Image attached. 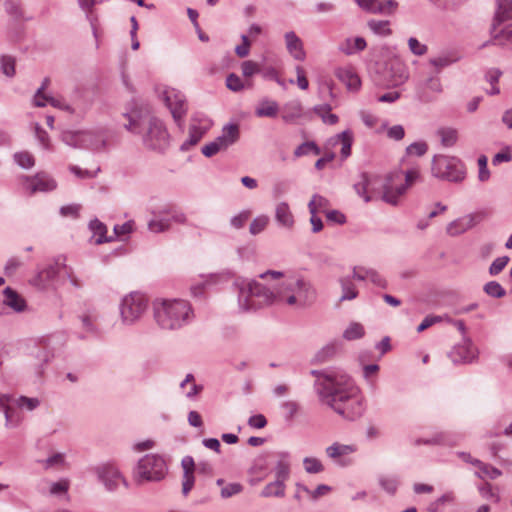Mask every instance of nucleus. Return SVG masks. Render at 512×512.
Instances as JSON below:
<instances>
[{
    "label": "nucleus",
    "mask_w": 512,
    "mask_h": 512,
    "mask_svg": "<svg viewBox=\"0 0 512 512\" xmlns=\"http://www.w3.org/2000/svg\"><path fill=\"white\" fill-rule=\"evenodd\" d=\"M9 397L5 394L0 395V411H3L6 419V427H16L17 422L12 421V409L8 406Z\"/></svg>",
    "instance_id": "bf43d9fd"
},
{
    "label": "nucleus",
    "mask_w": 512,
    "mask_h": 512,
    "mask_svg": "<svg viewBox=\"0 0 512 512\" xmlns=\"http://www.w3.org/2000/svg\"><path fill=\"white\" fill-rule=\"evenodd\" d=\"M353 277L359 281H370L373 285L379 288H387L388 283L386 279L375 269L364 266H355L353 268Z\"/></svg>",
    "instance_id": "5701e85b"
},
{
    "label": "nucleus",
    "mask_w": 512,
    "mask_h": 512,
    "mask_svg": "<svg viewBox=\"0 0 512 512\" xmlns=\"http://www.w3.org/2000/svg\"><path fill=\"white\" fill-rule=\"evenodd\" d=\"M80 319L84 330H86L87 332L96 331L95 323L98 319V315L96 312L88 310L81 315Z\"/></svg>",
    "instance_id": "6e6d98bb"
},
{
    "label": "nucleus",
    "mask_w": 512,
    "mask_h": 512,
    "mask_svg": "<svg viewBox=\"0 0 512 512\" xmlns=\"http://www.w3.org/2000/svg\"><path fill=\"white\" fill-rule=\"evenodd\" d=\"M420 177L419 170L412 168L403 173L400 170L393 171L386 176L384 194L382 200L392 206H398L402 197Z\"/></svg>",
    "instance_id": "20e7f679"
},
{
    "label": "nucleus",
    "mask_w": 512,
    "mask_h": 512,
    "mask_svg": "<svg viewBox=\"0 0 512 512\" xmlns=\"http://www.w3.org/2000/svg\"><path fill=\"white\" fill-rule=\"evenodd\" d=\"M98 480L109 492H115L121 483L127 487V482L119 468L113 463H104L95 468Z\"/></svg>",
    "instance_id": "9b49d317"
},
{
    "label": "nucleus",
    "mask_w": 512,
    "mask_h": 512,
    "mask_svg": "<svg viewBox=\"0 0 512 512\" xmlns=\"http://www.w3.org/2000/svg\"><path fill=\"white\" fill-rule=\"evenodd\" d=\"M225 150L226 149L222 147V144L219 143L217 138L214 141L204 145L201 149L203 155L206 157H212L216 155L218 152Z\"/></svg>",
    "instance_id": "774afa93"
},
{
    "label": "nucleus",
    "mask_w": 512,
    "mask_h": 512,
    "mask_svg": "<svg viewBox=\"0 0 512 512\" xmlns=\"http://www.w3.org/2000/svg\"><path fill=\"white\" fill-rule=\"evenodd\" d=\"M153 218L147 223L148 230L152 233H164L171 228L170 218L162 213V207L152 211Z\"/></svg>",
    "instance_id": "c85d7f7f"
},
{
    "label": "nucleus",
    "mask_w": 512,
    "mask_h": 512,
    "mask_svg": "<svg viewBox=\"0 0 512 512\" xmlns=\"http://www.w3.org/2000/svg\"><path fill=\"white\" fill-rule=\"evenodd\" d=\"M181 465L183 468L182 493L184 496H187L192 490L195 482L193 474L195 470V463L191 456H185L181 461Z\"/></svg>",
    "instance_id": "a878e982"
},
{
    "label": "nucleus",
    "mask_w": 512,
    "mask_h": 512,
    "mask_svg": "<svg viewBox=\"0 0 512 512\" xmlns=\"http://www.w3.org/2000/svg\"><path fill=\"white\" fill-rule=\"evenodd\" d=\"M478 350L468 337H463L462 341L455 345L450 357L454 363H470L477 358Z\"/></svg>",
    "instance_id": "f3484780"
},
{
    "label": "nucleus",
    "mask_w": 512,
    "mask_h": 512,
    "mask_svg": "<svg viewBox=\"0 0 512 512\" xmlns=\"http://www.w3.org/2000/svg\"><path fill=\"white\" fill-rule=\"evenodd\" d=\"M502 72L499 69L492 68L486 72V80L491 84V89L488 91L491 95H496L500 93V89L497 86L499 78L501 77Z\"/></svg>",
    "instance_id": "5fc2aeb1"
},
{
    "label": "nucleus",
    "mask_w": 512,
    "mask_h": 512,
    "mask_svg": "<svg viewBox=\"0 0 512 512\" xmlns=\"http://www.w3.org/2000/svg\"><path fill=\"white\" fill-rule=\"evenodd\" d=\"M427 91L432 92L433 94L436 95L442 93L443 87L440 78L433 76L429 77L425 81L424 90L419 95L420 100L423 102H430L433 99V97L430 96Z\"/></svg>",
    "instance_id": "e433bc0d"
},
{
    "label": "nucleus",
    "mask_w": 512,
    "mask_h": 512,
    "mask_svg": "<svg viewBox=\"0 0 512 512\" xmlns=\"http://www.w3.org/2000/svg\"><path fill=\"white\" fill-rule=\"evenodd\" d=\"M149 307V298L142 292L132 291L125 294L119 301L118 312L122 326L132 327L138 324Z\"/></svg>",
    "instance_id": "39448f33"
},
{
    "label": "nucleus",
    "mask_w": 512,
    "mask_h": 512,
    "mask_svg": "<svg viewBox=\"0 0 512 512\" xmlns=\"http://www.w3.org/2000/svg\"><path fill=\"white\" fill-rule=\"evenodd\" d=\"M46 483L48 485V490H41L42 494H48L54 497L67 496L70 488L69 479L61 478L58 481H47Z\"/></svg>",
    "instance_id": "f704fd0d"
},
{
    "label": "nucleus",
    "mask_w": 512,
    "mask_h": 512,
    "mask_svg": "<svg viewBox=\"0 0 512 512\" xmlns=\"http://www.w3.org/2000/svg\"><path fill=\"white\" fill-rule=\"evenodd\" d=\"M474 466L478 468L475 475L481 479H484L485 477L496 479L502 475V472L498 468L488 465L482 461H475Z\"/></svg>",
    "instance_id": "a19ab883"
},
{
    "label": "nucleus",
    "mask_w": 512,
    "mask_h": 512,
    "mask_svg": "<svg viewBox=\"0 0 512 512\" xmlns=\"http://www.w3.org/2000/svg\"><path fill=\"white\" fill-rule=\"evenodd\" d=\"M297 488H298V490L302 489L303 492L310 495L311 498L314 500L326 495L327 493H329L332 490V488L330 486L325 485V484L318 485L317 488L313 491H311L308 487H306L305 485L300 484V483H297Z\"/></svg>",
    "instance_id": "4d7b16f0"
},
{
    "label": "nucleus",
    "mask_w": 512,
    "mask_h": 512,
    "mask_svg": "<svg viewBox=\"0 0 512 512\" xmlns=\"http://www.w3.org/2000/svg\"><path fill=\"white\" fill-rule=\"evenodd\" d=\"M335 140H336V142L339 141L342 144V147H341L342 158L343 159L348 158L351 154V146L353 143V135H352L351 131L345 130V131L339 133L338 135H336Z\"/></svg>",
    "instance_id": "79ce46f5"
},
{
    "label": "nucleus",
    "mask_w": 512,
    "mask_h": 512,
    "mask_svg": "<svg viewBox=\"0 0 512 512\" xmlns=\"http://www.w3.org/2000/svg\"><path fill=\"white\" fill-rule=\"evenodd\" d=\"M142 142L146 149L162 153L170 145V135L164 122L154 116H150L144 122Z\"/></svg>",
    "instance_id": "423d86ee"
},
{
    "label": "nucleus",
    "mask_w": 512,
    "mask_h": 512,
    "mask_svg": "<svg viewBox=\"0 0 512 512\" xmlns=\"http://www.w3.org/2000/svg\"><path fill=\"white\" fill-rule=\"evenodd\" d=\"M269 223V217L266 215H260L256 217L250 224V233L257 235L261 233Z\"/></svg>",
    "instance_id": "e2e57ef3"
},
{
    "label": "nucleus",
    "mask_w": 512,
    "mask_h": 512,
    "mask_svg": "<svg viewBox=\"0 0 512 512\" xmlns=\"http://www.w3.org/2000/svg\"><path fill=\"white\" fill-rule=\"evenodd\" d=\"M14 160L20 167L24 169H30L35 164L33 155L27 151L15 153Z\"/></svg>",
    "instance_id": "13d9d810"
},
{
    "label": "nucleus",
    "mask_w": 512,
    "mask_h": 512,
    "mask_svg": "<svg viewBox=\"0 0 512 512\" xmlns=\"http://www.w3.org/2000/svg\"><path fill=\"white\" fill-rule=\"evenodd\" d=\"M355 2L361 9L374 14L391 15L398 8L395 0H355Z\"/></svg>",
    "instance_id": "a211bd4d"
},
{
    "label": "nucleus",
    "mask_w": 512,
    "mask_h": 512,
    "mask_svg": "<svg viewBox=\"0 0 512 512\" xmlns=\"http://www.w3.org/2000/svg\"><path fill=\"white\" fill-rule=\"evenodd\" d=\"M161 95L175 123L181 126L188 110L185 95L175 88H165Z\"/></svg>",
    "instance_id": "9d476101"
},
{
    "label": "nucleus",
    "mask_w": 512,
    "mask_h": 512,
    "mask_svg": "<svg viewBox=\"0 0 512 512\" xmlns=\"http://www.w3.org/2000/svg\"><path fill=\"white\" fill-rule=\"evenodd\" d=\"M62 141L71 147L74 148H83V139L85 138L84 130L83 131H63L61 134Z\"/></svg>",
    "instance_id": "58836bf2"
},
{
    "label": "nucleus",
    "mask_w": 512,
    "mask_h": 512,
    "mask_svg": "<svg viewBox=\"0 0 512 512\" xmlns=\"http://www.w3.org/2000/svg\"><path fill=\"white\" fill-rule=\"evenodd\" d=\"M271 457L274 460L275 478L287 481L291 473V453L288 451H276Z\"/></svg>",
    "instance_id": "aec40b11"
},
{
    "label": "nucleus",
    "mask_w": 512,
    "mask_h": 512,
    "mask_svg": "<svg viewBox=\"0 0 512 512\" xmlns=\"http://www.w3.org/2000/svg\"><path fill=\"white\" fill-rule=\"evenodd\" d=\"M25 186L31 194L36 192H50L56 189V180L45 172L37 173L35 176H24Z\"/></svg>",
    "instance_id": "dca6fc26"
},
{
    "label": "nucleus",
    "mask_w": 512,
    "mask_h": 512,
    "mask_svg": "<svg viewBox=\"0 0 512 512\" xmlns=\"http://www.w3.org/2000/svg\"><path fill=\"white\" fill-rule=\"evenodd\" d=\"M431 170L433 176L450 182H460L465 177L463 163L453 156H434Z\"/></svg>",
    "instance_id": "6e6552de"
},
{
    "label": "nucleus",
    "mask_w": 512,
    "mask_h": 512,
    "mask_svg": "<svg viewBox=\"0 0 512 512\" xmlns=\"http://www.w3.org/2000/svg\"><path fill=\"white\" fill-rule=\"evenodd\" d=\"M328 205L329 202L325 197L315 194L308 203V209L310 213L317 214L320 212H326Z\"/></svg>",
    "instance_id": "de8ad7c7"
},
{
    "label": "nucleus",
    "mask_w": 512,
    "mask_h": 512,
    "mask_svg": "<svg viewBox=\"0 0 512 512\" xmlns=\"http://www.w3.org/2000/svg\"><path fill=\"white\" fill-rule=\"evenodd\" d=\"M332 107L329 104L316 105L313 108L315 114H317L323 121L328 125H335L339 118L336 114L331 113Z\"/></svg>",
    "instance_id": "ea45409f"
},
{
    "label": "nucleus",
    "mask_w": 512,
    "mask_h": 512,
    "mask_svg": "<svg viewBox=\"0 0 512 512\" xmlns=\"http://www.w3.org/2000/svg\"><path fill=\"white\" fill-rule=\"evenodd\" d=\"M444 11H457L468 0H428Z\"/></svg>",
    "instance_id": "864d4df0"
},
{
    "label": "nucleus",
    "mask_w": 512,
    "mask_h": 512,
    "mask_svg": "<svg viewBox=\"0 0 512 512\" xmlns=\"http://www.w3.org/2000/svg\"><path fill=\"white\" fill-rule=\"evenodd\" d=\"M45 471H59L67 467L66 454L53 452L47 458L37 461Z\"/></svg>",
    "instance_id": "7c9ffc66"
},
{
    "label": "nucleus",
    "mask_w": 512,
    "mask_h": 512,
    "mask_svg": "<svg viewBox=\"0 0 512 512\" xmlns=\"http://www.w3.org/2000/svg\"><path fill=\"white\" fill-rule=\"evenodd\" d=\"M156 325L166 331H175L189 325L195 315L192 305L184 299L156 298L152 302Z\"/></svg>",
    "instance_id": "7ed1b4c3"
},
{
    "label": "nucleus",
    "mask_w": 512,
    "mask_h": 512,
    "mask_svg": "<svg viewBox=\"0 0 512 512\" xmlns=\"http://www.w3.org/2000/svg\"><path fill=\"white\" fill-rule=\"evenodd\" d=\"M309 152L319 155L321 150L314 142H305L295 149L294 155L296 157H301L307 155Z\"/></svg>",
    "instance_id": "0e129e2a"
},
{
    "label": "nucleus",
    "mask_w": 512,
    "mask_h": 512,
    "mask_svg": "<svg viewBox=\"0 0 512 512\" xmlns=\"http://www.w3.org/2000/svg\"><path fill=\"white\" fill-rule=\"evenodd\" d=\"M283 37L288 54L297 61H304L306 51L302 39L294 31L285 32Z\"/></svg>",
    "instance_id": "4be33fe9"
},
{
    "label": "nucleus",
    "mask_w": 512,
    "mask_h": 512,
    "mask_svg": "<svg viewBox=\"0 0 512 512\" xmlns=\"http://www.w3.org/2000/svg\"><path fill=\"white\" fill-rule=\"evenodd\" d=\"M275 220L279 226L291 230L294 227V215L287 202H279L275 207Z\"/></svg>",
    "instance_id": "cd10ccee"
},
{
    "label": "nucleus",
    "mask_w": 512,
    "mask_h": 512,
    "mask_svg": "<svg viewBox=\"0 0 512 512\" xmlns=\"http://www.w3.org/2000/svg\"><path fill=\"white\" fill-rule=\"evenodd\" d=\"M481 221V216L477 214L464 215L450 222L446 227V233L455 237L463 234L469 229L476 226Z\"/></svg>",
    "instance_id": "6ab92c4d"
},
{
    "label": "nucleus",
    "mask_w": 512,
    "mask_h": 512,
    "mask_svg": "<svg viewBox=\"0 0 512 512\" xmlns=\"http://www.w3.org/2000/svg\"><path fill=\"white\" fill-rule=\"evenodd\" d=\"M456 60H457V58L454 57L452 54L445 53V54H441V55L431 58L429 62L436 69L441 70V69L451 65L452 63L456 62Z\"/></svg>",
    "instance_id": "603ef678"
},
{
    "label": "nucleus",
    "mask_w": 512,
    "mask_h": 512,
    "mask_svg": "<svg viewBox=\"0 0 512 512\" xmlns=\"http://www.w3.org/2000/svg\"><path fill=\"white\" fill-rule=\"evenodd\" d=\"M381 488L390 495H394L398 489L399 480L396 476L383 475L378 479Z\"/></svg>",
    "instance_id": "49530a36"
},
{
    "label": "nucleus",
    "mask_w": 512,
    "mask_h": 512,
    "mask_svg": "<svg viewBox=\"0 0 512 512\" xmlns=\"http://www.w3.org/2000/svg\"><path fill=\"white\" fill-rule=\"evenodd\" d=\"M367 47V43L363 37L347 38L339 44V50L345 55L357 54Z\"/></svg>",
    "instance_id": "72a5a7b5"
},
{
    "label": "nucleus",
    "mask_w": 512,
    "mask_h": 512,
    "mask_svg": "<svg viewBox=\"0 0 512 512\" xmlns=\"http://www.w3.org/2000/svg\"><path fill=\"white\" fill-rule=\"evenodd\" d=\"M314 387L322 404L348 421L359 419L365 412V400L353 379L341 370H312Z\"/></svg>",
    "instance_id": "f03ea898"
},
{
    "label": "nucleus",
    "mask_w": 512,
    "mask_h": 512,
    "mask_svg": "<svg viewBox=\"0 0 512 512\" xmlns=\"http://www.w3.org/2000/svg\"><path fill=\"white\" fill-rule=\"evenodd\" d=\"M385 183L386 177L382 178L377 174L362 173L359 181L354 184V189L365 202H370L378 195L382 199Z\"/></svg>",
    "instance_id": "1a4fd4ad"
},
{
    "label": "nucleus",
    "mask_w": 512,
    "mask_h": 512,
    "mask_svg": "<svg viewBox=\"0 0 512 512\" xmlns=\"http://www.w3.org/2000/svg\"><path fill=\"white\" fill-rule=\"evenodd\" d=\"M226 86L233 92H240L244 89V83L241 78L235 74L230 73L226 78Z\"/></svg>",
    "instance_id": "69168bd1"
},
{
    "label": "nucleus",
    "mask_w": 512,
    "mask_h": 512,
    "mask_svg": "<svg viewBox=\"0 0 512 512\" xmlns=\"http://www.w3.org/2000/svg\"><path fill=\"white\" fill-rule=\"evenodd\" d=\"M438 135L440 136L442 145L445 147L454 146L458 140V132L454 128H441L438 131Z\"/></svg>",
    "instance_id": "a18cd8bd"
},
{
    "label": "nucleus",
    "mask_w": 512,
    "mask_h": 512,
    "mask_svg": "<svg viewBox=\"0 0 512 512\" xmlns=\"http://www.w3.org/2000/svg\"><path fill=\"white\" fill-rule=\"evenodd\" d=\"M1 70L7 77L15 75V59L11 56H2Z\"/></svg>",
    "instance_id": "338daca9"
},
{
    "label": "nucleus",
    "mask_w": 512,
    "mask_h": 512,
    "mask_svg": "<svg viewBox=\"0 0 512 512\" xmlns=\"http://www.w3.org/2000/svg\"><path fill=\"white\" fill-rule=\"evenodd\" d=\"M285 480L275 478L274 481L269 482L265 487L262 489L260 496L263 498H269V497H284L285 496Z\"/></svg>",
    "instance_id": "c9c22d12"
},
{
    "label": "nucleus",
    "mask_w": 512,
    "mask_h": 512,
    "mask_svg": "<svg viewBox=\"0 0 512 512\" xmlns=\"http://www.w3.org/2000/svg\"><path fill=\"white\" fill-rule=\"evenodd\" d=\"M89 228L93 233L95 244H102L112 241V238L106 237L107 227L98 219L91 220L89 223Z\"/></svg>",
    "instance_id": "4c0bfd02"
},
{
    "label": "nucleus",
    "mask_w": 512,
    "mask_h": 512,
    "mask_svg": "<svg viewBox=\"0 0 512 512\" xmlns=\"http://www.w3.org/2000/svg\"><path fill=\"white\" fill-rule=\"evenodd\" d=\"M357 451L356 445L334 442L325 448L326 456L340 467H348L353 464L349 457Z\"/></svg>",
    "instance_id": "ddd939ff"
},
{
    "label": "nucleus",
    "mask_w": 512,
    "mask_h": 512,
    "mask_svg": "<svg viewBox=\"0 0 512 512\" xmlns=\"http://www.w3.org/2000/svg\"><path fill=\"white\" fill-rule=\"evenodd\" d=\"M85 138L83 139V148L92 151H102L107 144V134L104 129L84 130Z\"/></svg>",
    "instance_id": "b1692460"
},
{
    "label": "nucleus",
    "mask_w": 512,
    "mask_h": 512,
    "mask_svg": "<svg viewBox=\"0 0 512 512\" xmlns=\"http://www.w3.org/2000/svg\"><path fill=\"white\" fill-rule=\"evenodd\" d=\"M303 467L308 474L322 473L325 469L323 463L316 457H305Z\"/></svg>",
    "instance_id": "3c124183"
},
{
    "label": "nucleus",
    "mask_w": 512,
    "mask_h": 512,
    "mask_svg": "<svg viewBox=\"0 0 512 512\" xmlns=\"http://www.w3.org/2000/svg\"><path fill=\"white\" fill-rule=\"evenodd\" d=\"M409 78L407 66L398 58L389 60L385 65L383 80L392 86H399Z\"/></svg>",
    "instance_id": "4468645a"
},
{
    "label": "nucleus",
    "mask_w": 512,
    "mask_h": 512,
    "mask_svg": "<svg viewBox=\"0 0 512 512\" xmlns=\"http://www.w3.org/2000/svg\"><path fill=\"white\" fill-rule=\"evenodd\" d=\"M338 346L335 342L329 343L325 345L322 349H320L316 354V360L319 362H325L330 359L336 352Z\"/></svg>",
    "instance_id": "680f3d73"
},
{
    "label": "nucleus",
    "mask_w": 512,
    "mask_h": 512,
    "mask_svg": "<svg viewBox=\"0 0 512 512\" xmlns=\"http://www.w3.org/2000/svg\"><path fill=\"white\" fill-rule=\"evenodd\" d=\"M234 287L238 292V306L244 312H251L276 302L294 308H305L316 300L317 293L313 285L301 276H289L275 291L257 280L236 278Z\"/></svg>",
    "instance_id": "f257e3e1"
},
{
    "label": "nucleus",
    "mask_w": 512,
    "mask_h": 512,
    "mask_svg": "<svg viewBox=\"0 0 512 512\" xmlns=\"http://www.w3.org/2000/svg\"><path fill=\"white\" fill-rule=\"evenodd\" d=\"M512 18V1L511 0H497V9L495 19L498 22Z\"/></svg>",
    "instance_id": "37998d69"
},
{
    "label": "nucleus",
    "mask_w": 512,
    "mask_h": 512,
    "mask_svg": "<svg viewBox=\"0 0 512 512\" xmlns=\"http://www.w3.org/2000/svg\"><path fill=\"white\" fill-rule=\"evenodd\" d=\"M354 279L353 274L339 278L338 282L342 291L339 302L351 301L358 297L359 292L353 281Z\"/></svg>",
    "instance_id": "2f4dec72"
},
{
    "label": "nucleus",
    "mask_w": 512,
    "mask_h": 512,
    "mask_svg": "<svg viewBox=\"0 0 512 512\" xmlns=\"http://www.w3.org/2000/svg\"><path fill=\"white\" fill-rule=\"evenodd\" d=\"M219 143L226 150L236 144L240 139V125L238 123H228L223 126L221 134L217 137Z\"/></svg>",
    "instance_id": "bb28decb"
},
{
    "label": "nucleus",
    "mask_w": 512,
    "mask_h": 512,
    "mask_svg": "<svg viewBox=\"0 0 512 512\" xmlns=\"http://www.w3.org/2000/svg\"><path fill=\"white\" fill-rule=\"evenodd\" d=\"M2 303L14 313H25L30 310L25 298L11 287L3 290Z\"/></svg>",
    "instance_id": "412c9836"
},
{
    "label": "nucleus",
    "mask_w": 512,
    "mask_h": 512,
    "mask_svg": "<svg viewBox=\"0 0 512 512\" xmlns=\"http://www.w3.org/2000/svg\"><path fill=\"white\" fill-rule=\"evenodd\" d=\"M304 116V108L300 100L294 99L282 107V119L286 123H294Z\"/></svg>",
    "instance_id": "c756f323"
},
{
    "label": "nucleus",
    "mask_w": 512,
    "mask_h": 512,
    "mask_svg": "<svg viewBox=\"0 0 512 512\" xmlns=\"http://www.w3.org/2000/svg\"><path fill=\"white\" fill-rule=\"evenodd\" d=\"M389 25L390 22L387 20H370L368 22V27L370 30L379 36H388L391 34Z\"/></svg>",
    "instance_id": "8fccbe9b"
},
{
    "label": "nucleus",
    "mask_w": 512,
    "mask_h": 512,
    "mask_svg": "<svg viewBox=\"0 0 512 512\" xmlns=\"http://www.w3.org/2000/svg\"><path fill=\"white\" fill-rule=\"evenodd\" d=\"M484 291L493 298H502L506 295L505 289L496 281H490L484 285Z\"/></svg>",
    "instance_id": "052dcab7"
},
{
    "label": "nucleus",
    "mask_w": 512,
    "mask_h": 512,
    "mask_svg": "<svg viewBox=\"0 0 512 512\" xmlns=\"http://www.w3.org/2000/svg\"><path fill=\"white\" fill-rule=\"evenodd\" d=\"M62 264L59 259L55 263L39 270L30 280L29 283L38 290L48 289L57 275L60 273Z\"/></svg>",
    "instance_id": "2eb2a0df"
},
{
    "label": "nucleus",
    "mask_w": 512,
    "mask_h": 512,
    "mask_svg": "<svg viewBox=\"0 0 512 512\" xmlns=\"http://www.w3.org/2000/svg\"><path fill=\"white\" fill-rule=\"evenodd\" d=\"M167 471L164 456L151 453L139 459L134 475L138 482H157L165 478Z\"/></svg>",
    "instance_id": "0eeeda50"
},
{
    "label": "nucleus",
    "mask_w": 512,
    "mask_h": 512,
    "mask_svg": "<svg viewBox=\"0 0 512 512\" xmlns=\"http://www.w3.org/2000/svg\"><path fill=\"white\" fill-rule=\"evenodd\" d=\"M278 112L279 104L275 100L269 98L261 99L255 108V115L260 118H274L277 116Z\"/></svg>",
    "instance_id": "473e14b6"
},
{
    "label": "nucleus",
    "mask_w": 512,
    "mask_h": 512,
    "mask_svg": "<svg viewBox=\"0 0 512 512\" xmlns=\"http://www.w3.org/2000/svg\"><path fill=\"white\" fill-rule=\"evenodd\" d=\"M364 335V327L358 322H352L343 332V338L346 340H356Z\"/></svg>",
    "instance_id": "09e8293b"
},
{
    "label": "nucleus",
    "mask_w": 512,
    "mask_h": 512,
    "mask_svg": "<svg viewBox=\"0 0 512 512\" xmlns=\"http://www.w3.org/2000/svg\"><path fill=\"white\" fill-rule=\"evenodd\" d=\"M212 127V121L205 115L196 114L192 117L189 134L186 141L181 145L182 151H188L195 146Z\"/></svg>",
    "instance_id": "f8f14e48"
},
{
    "label": "nucleus",
    "mask_w": 512,
    "mask_h": 512,
    "mask_svg": "<svg viewBox=\"0 0 512 512\" xmlns=\"http://www.w3.org/2000/svg\"><path fill=\"white\" fill-rule=\"evenodd\" d=\"M162 213L166 214V216L170 218L171 223L187 224V217L185 213L172 205L163 206Z\"/></svg>",
    "instance_id": "c03bdc74"
},
{
    "label": "nucleus",
    "mask_w": 512,
    "mask_h": 512,
    "mask_svg": "<svg viewBox=\"0 0 512 512\" xmlns=\"http://www.w3.org/2000/svg\"><path fill=\"white\" fill-rule=\"evenodd\" d=\"M336 77L350 91H358L361 87V79L353 66H343L335 70Z\"/></svg>",
    "instance_id": "393cba45"
}]
</instances>
